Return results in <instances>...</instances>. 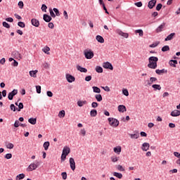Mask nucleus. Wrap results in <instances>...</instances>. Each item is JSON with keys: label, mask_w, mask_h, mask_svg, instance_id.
<instances>
[{"label": "nucleus", "mask_w": 180, "mask_h": 180, "mask_svg": "<svg viewBox=\"0 0 180 180\" xmlns=\"http://www.w3.org/2000/svg\"><path fill=\"white\" fill-rule=\"evenodd\" d=\"M149 63L148 64V68L152 70H155L157 68V63L158 62V58L155 56H151L148 58Z\"/></svg>", "instance_id": "obj_1"}, {"label": "nucleus", "mask_w": 180, "mask_h": 180, "mask_svg": "<svg viewBox=\"0 0 180 180\" xmlns=\"http://www.w3.org/2000/svg\"><path fill=\"white\" fill-rule=\"evenodd\" d=\"M110 126L112 127H117L119 126V120L113 117H109L108 119Z\"/></svg>", "instance_id": "obj_2"}, {"label": "nucleus", "mask_w": 180, "mask_h": 180, "mask_svg": "<svg viewBox=\"0 0 180 180\" xmlns=\"http://www.w3.org/2000/svg\"><path fill=\"white\" fill-rule=\"evenodd\" d=\"M84 57L87 60H91V58H93L94 57V51L91 49H85L84 51Z\"/></svg>", "instance_id": "obj_3"}, {"label": "nucleus", "mask_w": 180, "mask_h": 180, "mask_svg": "<svg viewBox=\"0 0 180 180\" xmlns=\"http://www.w3.org/2000/svg\"><path fill=\"white\" fill-rule=\"evenodd\" d=\"M38 167H39V162H37V163H31L27 168V171L28 172L34 171V169H36Z\"/></svg>", "instance_id": "obj_4"}, {"label": "nucleus", "mask_w": 180, "mask_h": 180, "mask_svg": "<svg viewBox=\"0 0 180 180\" xmlns=\"http://www.w3.org/2000/svg\"><path fill=\"white\" fill-rule=\"evenodd\" d=\"M12 56L15 58L16 60H21L22 59V55L19 53V51H14L12 52Z\"/></svg>", "instance_id": "obj_5"}, {"label": "nucleus", "mask_w": 180, "mask_h": 180, "mask_svg": "<svg viewBox=\"0 0 180 180\" xmlns=\"http://www.w3.org/2000/svg\"><path fill=\"white\" fill-rule=\"evenodd\" d=\"M15 95H18V90H16V89L13 90L11 92H10L8 94V98L9 101H12V99H13V97L15 96Z\"/></svg>", "instance_id": "obj_6"}, {"label": "nucleus", "mask_w": 180, "mask_h": 180, "mask_svg": "<svg viewBox=\"0 0 180 180\" xmlns=\"http://www.w3.org/2000/svg\"><path fill=\"white\" fill-rule=\"evenodd\" d=\"M69 162H70V165L72 171H75V160H74V158H70Z\"/></svg>", "instance_id": "obj_7"}, {"label": "nucleus", "mask_w": 180, "mask_h": 180, "mask_svg": "<svg viewBox=\"0 0 180 180\" xmlns=\"http://www.w3.org/2000/svg\"><path fill=\"white\" fill-rule=\"evenodd\" d=\"M31 23L32 25L34 26L35 27H39V26H40V22L36 18H32L31 20Z\"/></svg>", "instance_id": "obj_8"}, {"label": "nucleus", "mask_w": 180, "mask_h": 180, "mask_svg": "<svg viewBox=\"0 0 180 180\" xmlns=\"http://www.w3.org/2000/svg\"><path fill=\"white\" fill-rule=\"evenodd\" d=\"M103 68H107L108 70H113V66L109 62L104 63L103 65Z\"/></svg>", "instance_id": "obj_9"}, {"label": "nucleus", "mask_w": 180, "mask_h": 180, "mask_svg": "<svg viewBox=\"0 0 180 180\" xmlns=\"http://www.w3.org/2000/svg\"><path fill=\"white\" fill-rule=\"evenodd\" d=\"M149 149L150 143L145 142L142 144L141 150H143V151H148Z\"/></svg>", "instance_id": "obj_10"}, {"label": "nucleus", "mask_w": 180, "mask_h": 180, "mask_svg": "<svg viewBox=\"0 0 180 180\" xmlns=\"http://www.w3.org/2000/svg\"><path fill=\"white\" fill-rule=\"evenodd\" d=\"M155 4H157V0H151L148 2V8L149 9H153L155 6Z\"/></svg>", "instance_id": "obj_11"}, {"label": "nucleus", "mask_w": 180, "mask_h": 180, "mask_svg": "<svg viewBox=\"0 0 180 180\" xmlns=\"http://www.w3.org/2000/svg\"><path fill=\"white\" fill-rule=\"evenodd\" d=\"M71 153V149L68 146H65L63 150L62 154H65V155H68Z\"/></svg>", "instance_id": "obj_12"}, {"label": "nucleus", "mask_w": 180, "mask_h": 180, "mask_svg": "<svg viewBox=\"0 0 180 180\" xmlns=\"http://www.w3.org/2000/svg\"><path fill=\"white\" fill-rule=\"evenodd\" d=\"M66 79L68 82H74V81H75V77L71 75H66Z\"/></svg>", "instance_id": "obj_13"}, {"label": "nucleus", "mask_w": 180, "mask_h": 180, "mask_svg": "<svg viewBox=\"0 0 180 180\" xmlns=\"http://www.w3.org/2000/svg\"><path fill=\"white\" fill-rule=\"evenodd\" d=\"M171 116L173 117H176L177 116H180V110H174L171 112Z\"/></svg>", "instance_id": "obj_14"}, {"label": "nucleus", "mask_w": 180, "mask_h": 180, "mask_svg": "<svg viewBox=\"0 0 180 180\" xmlns=\"http://www.w3.org/2000/svg\"><path fill=\"white\" fill-rule=\"evenodd\" d=\"M77 71H80V72H88V70H86V68H82L79 65H77Z\"/></svg>", "instance_id": "obj_15"}, {"label": "nucleus", "mask_w": 180, "mask_h": 180, "mask_svg": "<svg viewBox=\"0 0 180 180\" xmlns=\"http://www.w3.org/2000/svg\"><path fill=\"white\" fill-rule=\"evenodd\" d=\"M156 74H158V75H161V74H167V72H168L167 70H165V69H162V70H155Z\"/></svg>", "instance_id": "obj_16"}, {"label": "nucleus", "mask_w": 180, "mask_h": 180, "mask_svg": "<svg viewBox=\"0 0 180 180\" xmlns=\"http://www.w3.org/2000/svg\"><path fill=\"white\" fill-rule=\"evenodd\" d=\"M175 36V33H171L169 34L165 39V41H168L169 40H172L174 39V37Z\"/></svg>", "instance_id": "obj_17"}, {"label": "nucleus", "mask_w": 180, "mask_h": 180, "mask_svg": "<svg viewBox=\"0 0 180 180\" xmlns=\"http://www.w3.org/2000/svg\"><path fill=\"white\" fill-rule=\"evenodd\" d=\"M96 39L97 40V41H98V43H105V39L101 35H97L96 37Z\"/></svg>", "instance_id": "obj_18"}, {"label": "nucleus", "mask_w": 180, "mask_h": 180, "mask_svg": "<svg viewBox=\"0 0 180 180\" xmlns=\"http://www.w3.org/2000/svg\"><path fill=\"white\" fill-rule=\"evenodd\" d=\"M114 153H115L116 154H120V153H122V147L121 146H117L115 148H114Z\"/></svg>", "instance_id": "obj_19"}, {"label": "nucleus", "mask_w": 180, "mask_h": 180, "mask_svg": "<svg viewBox=\"0 0 180 180\" xmlns=\"http://www.w3.org/2000/svg\"><path fill=\"white\" fill-rule=\"evenodd\" d=\"M169 64L171 67H176V64H178V61L176 60H171L169 62Z\"/></svg>", "instance_id": "obj_20"}, {"label": "nucleus", "mask_w": 180, "mask_h": 180, "mask_svg": "<svg viewBox=\"0 0 180 180\" xmlns=\"http://www.w3.org/2000/svg\"><path fill=\"white\" fill-rule=\"evenodd\" d=\"M118 111L121 112L122 113L126 112V106L123 105H120L118 106Z\"/></svg>", "instance_id": "obj_21"}, {"label": "nucleus", "mask_w": 180, "mask_h": 180, "mask_svg": "<svg viewBox=\"0 0 180 180\" xmlns=\"http://www.w3.org/2000/svg\"><path fill=\"white\" fill-rule=\"evenodd\" d=\"M164 27H165V23L163 22L156 29L157 33H160L162 30V29H164Z\"/></svg>", "instance_id": "obj_22"}, {"label": "nucleus", "mask_w": 180, "mask_h": 180, "mask_svg": "<svg viewBox=\"0 0 180 180\" xmlns=\"http://www.w3.org/2000/svg\"><path fill=\"white\" fill-rule=\"evenodd\" d=\"M44 20L47 22H51V17L47 14H44Z\"/></svg>", "instance_id": "obj_23"}, {"label": "nucleus", "mask_w": 180, "mask_h": 180, "mask_svg": "<svg viewBox=\"0 0 180 180\" xmlns=\"http://www.w3.org/2000/svg\"><path fill=\"white\" fill-rule=\"evenodd\" d=\"M129 136L131 139H139L140 137V134L136 132V134H130Z\"/></svg>", "instance_id": "obj_24"}, {"label": "nucleus", "mask_w": 180, "mask_h": 180, "mask_svg": "<svg viewBox=\"0 0 180 180\" xmlns=\"http://www.w3.org/2000/svg\"><path fill=\"white\" fill-rule=\"evenodd\" d=\"M38 71L37 70H31L30 71V77H33L34 78H36L37 74Z\"/></svg>", "instance_id": "obj_25"}, {"label": "nucleus", "mask_w": 180, "mask_h": 180, "mask_svg": "<svg viewBox=\"0 0 180 180\" xmlns=\"http://www.w3.org/2000/svg\"><path fill=\"white\" fill-rule=\"evenodd\" d=\"M42 51H44V53H45V54H50V47H49L48 46H46L43 49Z\"/></svg>", "instance_id": "obj_26"}, {"label": "nucleus", "mask_w": 180, "mask_h": 180, "mask_svg": "<svg viewBox=\"0 0 180 180\" xmlns=\"http://www.w3.org/2000/svg\"><path fill=\"white\" fill-rule=\"evenodd\" d=\"M152 88L154 89V91H161V86L160 84H153Z\"/></svg>", "instance_id": "obj_27"}, {"label": "nucleus", "mask_w": 180, "mask_h": 180, "mask_svg": "<svg viewBox=\"0 0 180 180\" xmlns=\"http://www.w3.org/2000/svg\"><path fill=\"white\" fill-rule=\"evenodd\" d=\"M113 176H116L119 179H122L123 178V174H122L121 173H117L116 172L113 173Z\"/></svg>", "instance_id": "obj_28"}, {"label": "nucleus", "mask_w": 180, "mask_h": 180, "mask_svg": "<svg viewBox=\"0 0 180 180\" xmlns=\"http://www.w3.org/2000/svg\"><path fill=\"white\" fill-rule=\"evenodd\" d=\"M98 115V111L96 110H91L90 112V115L91 117H95Z\"/></svg>", "instance_id": "obj_29"}, {"label": "nucleus", "mask_w": 180, "mask_h": 180, "mask_svg": "<svg viewBox=\"0 0 180 180\" xmlns=\"http://www.w3.org/2000/svg\"><path fill=\"white\" fill-rule=\"evenodd\" d=\"M95 98H96L97 102H102V99H103L102 95H101V94H96L95 95Z\"/></svg>", "instance_id": "obj_30"}, {"label": "nucleus", "mask_w": 180, "mask_h": 180, "mask_svg": "<svg viewBox=\"0 0 180 180\" xmlns=\"http://www.w3.org/2000/svg\"><path fill=\"white\" fill-rule=\"evenodd\" d=\"M86 103H87L86 101H77V105H78V106H79L80 108H82V106H83L84 105H86Z\"/></svg>", "instance_id": "obj_31"}, {"label": "nucleus", "mask_w": 180, "mask_h": 180, "mask_svg": "<svg viewBox=\"0 0 180 180\" xmlns=\"http://www.w3.org/2000/svg\"><path fill=\"white\" fill-rule=\"evenodd\" d=\"M93 91L94 92H95V94H101V89H99V87L98 86H93Z\"/></svg>", "instance_id": "obj_32"}, {"label": "nucleus", "mask_w": 180, "mask_h": 180, "mask_svg": "<svg viewBox=\"0 0 180 180\" xmlns=\"http://www.w3.org/2000/svg\"><path fill=\"white\" fill-rule=\"evenodd\" d=\"M25 179V174H20L16 176L15 179L16 180H21Z\"/></svg>", "instance_id": "obj_33"}, {"label": "nucleus", "mask_w": 180, "mask_h": 180, "mask_svg": "<svg viewBox=\"0 0 180 180\" xmlns=\"http://www.w3.org/2000/svg\"><path fill=\"white\" fill-rule=\"evenodd\" d=\"M29 123L31 124H36V122H37V120L36 118H30L28 120Z\"/></svg>", "instance_id": "obj_34"}, {"label": "nucleus", "mask_w": 180, "mask_h": 180, "mask_svg": "<svg viewBox=\"0 0 180 180\" xmlns=\"http://www.w3.org/2000/svg\"><path fill=\"white\" fill-rule=\"evenodd\" d=\"M49 147H50V142L46 141V142L44 143V150H46V151H47V150H49Z\"/></svg>", "instance_id": "obj_35"}, {"label": "nucleus", "mask_w": 180, "mask_h": 180, "mask_svg": "<svg viewBox=\"0 0 180 180\" xmlns=\"http://www.w3.org/2000/svg\"><path fill=\"white\" fill-rule=\"evenodd\" d=\"M65 117V111L64 110H61L58 113V117Z\"/></svg>", "instance_id": "obj_36"}, {"label": "nucleus", "mask_w": 180, "mask_h": 180, "mask_svg": "<svg viewBox=\"0 0 180 180\" xmlns=\"http://www.w3.org/2000/svg\"><path fill=\"white\" fill-rule=\"evenodd\" d=\"M156 81H157L156 77H150V82H148V85H151V84H153V82H155Z\"/></svg>", "instance_id": "obj_37"}, {"label": "nucleus", "mask_w": 180, "mask_h": 180, "mask_svg": "<svg viewBox=\"0 0 180 180\" xmlns=\"http://www.w3.org/2000/svg\"><path fill=\"white\" fill-rule=\"evenodd\" d=\"M96 72H98V73L103 72V68H102V67L101 66H97L96 68Z\"/></svg>", "instance_id": "obj_38"}, {"label": "nucleus", "mask_w": 180, "mask_h": 180, "mask_svg": "<svg viewBox=\"0 0 180 180\" xmlns=\"http://www.w3.org/2000/svg\"><path fill=\"white\" fill-rule=\"evenodd\" d=\"M118 171H120V172H124L125 169H124V167H123L122 165H118L117 167H116Z\"/></svg>", "instance_id": "obj_39"}, {"label": "nucleus", "mask_w": 180, "mask_h": 180, "mask_svg": "<svg viewBox=\"0 0 180 180\" xmlns=\"http://www.w3.org/2000/svg\"><path fill=\"white\" fill-rule=\"evenodd\" d=\"M162 51H169V46L168 45H166L162 48Z\"/></svg>", "instance_id": "obj_40"}, {"label": "nucleus", "mask_w": 180, "mask_h": 180, "mask_svg": "<svg viewBox=\"0 0 180 180\" xmlns=\"http://www.w3.org/2000/svg\"><path fill=\"white\" fill-rule=\"evenodd\" d=\"M14 146H13V143H8L6 144V148L11 150L12 148H13Z\"/></svg>", "instance_id": "obj_41"}, {"label": "nucleus", "mask_w": 180, "mask_h": 180, "mask_svg": "<svg viewBox=\"0 0 180 180\" xmlns=\"http://www.w3.org/2000/svg\"><path fill=\"white\" fill-rule=\"evenodd\" d=\"M23 109V103H20L18 105V109L17 108L18 112H20V110Z\"/></svg>", "instance_id": "obj_42"}, {"label": "nucleus", "mask_w": 180, "mask_h": 180, "mask_svg": "<svg viewBox=\"0 0 180 180\" xmlns=\"http://www.w3.org/2000/svg\"><path fill=\"white\" fill-rule=\"evenodd\" d=\"M37 93L41 94V86H36Z\"/></svg>", "instance_id": "obj_43"}, {"label": "nucleus", "mask_w": 180, "mask_h": 180, "mask_svg": "<svg viewBox=\"0 0 180 180\" xmlns=\"http://www.w3.org/2000/svg\"><path fill=\"white\" fill-rule=\"evenodd\" d=\"M135 33H139V36H141V37H142L143 34L142 30H136L135 31Z\"/></svg>", "instance_id": "obj_44"}, {"label": "nucleus", "mask_w": 180, "mask_h": 180, "mask_svg": "<svg viewBox=\"0 0 180 180\" xmlns=\"http://www.w3.org/2000/svg\"><path fill=\"white\" fill-rule=\"evenodd\" d=\"M158 44H160V41L155 42V43L150 44V47H151V48L157 47V46H158Z\"/></svg>", "instance_id": "obj_45"}, {"label": "nucleus", "mask_w": 180, "mask_h": 180, "mask_svg": "<svg viewBox=\"0 0 180 180\" xmlns=\"http://www.w3.org/2000/svg\"><path fill=\"white\" fill-rule=\"evenodd\" d=\"M3 26L4 27H6V29H9L11 27V25H9L6 22H3Z\"/></svg>", "instance_id": "obj_46"}, {"label": "nucleus", "mask_w": 180, "mask_h": 180, "mask_svg": "<svg viewBox=\"0 0 180 180\" xmlns=\"http://www.w3.org/2000/svg\"><path fill=\"white\" fill-rule=\"evenodd\" d=\"M50 15L52 18H56V14L54 13V11H53V9H49Z\"/></svg>", "instance_id": "obj_47"}, {"label": "nucleus", "mask_w": 180, "mask_h": 180, "mask_svg": "<svg viewBox=\"0 0 180 180\" xmlns=\"http://www.w3.org/2000/svg\"><path fill=\"white\" fill-rule=\"evenodd\" d=\"M111 160L112 161V162H117V161H119V158H117V157H112L111 158Z\"/></svg>", "instance_id": "obj_48"}, {"label": "nucleus", "mask_w": 180, "mask_h": 180, "mask_svg": "<svg viewBox=\"0 0 180 180\" xmlns=\"http://www.w3.org/2000/svg\"><path fill=\"white\" fill-rule=\"evenodd\" d=\"M18 25L20 27H25L26 25H25V22H18Z\"/></svg>", "instance_id": "obj_49"}, {"label": "nucleus", "mask_w": 180, "mask_h": 180, "mask_svg": "<svg viewBox=\"0 0 180 180\" xmlns=\"http://www.w3.org/2000/svg\"><path fill=\"white\" fill-rule=\"evenodd\" d=\"M53 11L55 12L56 16H60V11H58V9L54 8Z\"/></svg>", "instance_id": "obj_50"}, {"label": "nucleus", "mask_w": 180, "mask_h": 180, "mask_svg": "<svg viewBox=\"0 0 180 180\" xmlns=\"http://www.w3.org/2000/svg\"><path fill=\"white\" fill-rule=\"evenodd\" d=\"M162 8V4H158L156 6V11H161V8Z\"/></svg>", "instance_id": "obj_51"}, {"label": "nucleus", "mask_w": 180, "mask_h": 180, "mask_svg": "<svg viewBox=\"0 0 180 180\" xmlns=\"http://www.w3.org/2000/svg\"><path fill=\"white\" fill-rule=\"evenodd\" d=\"M5 158H6V160H11V158H12V154L11 153H7L5 155Z\"/></svg>", "instance_id": "obj_52"}, {"label": "nucleus", "mask_w": 180, "mask_h": 180, "mask_svg": "<svg viewBox=\"0 0 180 180\" xmlns=\"http://www.w3.org/2000/svg\"><path fill=\"white\" fill-rule=\"evenodd\" d=\"M122 94H123L125 96H129V91H127V89H124V90H122Z\"/></svg>", "instance_id": "obj_53"}, {"label": "nucleus", "mask_w": 180, "mask_h": 180, "mask_svg": "<svg viewBox=\"0 0 180 180\" xmlns=\"http://www.w3.org/2000/svg\"><path fill=\"white\" fill-rule=\"evenodd\" d=\"M65 158H67V155L62 153L61 158H60L61 161H65Z\"/></svg>", "instance_id": "obj_54"}, {"label": "nucleus", "mask_w": 180, "mask_h": 180, "mask_svg": "<svg viewBox=\"0 0 180 180\" xmlns=\"http://www.w3.org/2000/svg\"><path fill=\"white\" fill-rule=\"evenodd\" d=\"M43 67H44V68H46L47 70L48 68H50V64H49L47 63H44L43 64Z\"/></svg>", "instance_id": "obj_55"}, {"label": "nucleus", "mask_w": 180, "mask_h": 180, "mask_svg": "<svg viewBox=\"0 0 180 180\" xmlns=\"http://www.w3.org/2000/svg\"><path fill=\"white\" fill-rule=\"evenodd\" d=\"M18 6L20 9H23V6H24L23 1H19Z\"/></svg>", "instance_id": "obj_56"}, {"label": "nucleus", "mask_w": 180, "mask_h": 180, "mask_svg": "<svg viewBox=\"0 0 180 180\" xmlns=\"http://www.w3.org/2000/svg\"><path fill=\"white\" fill-rule=\"evenodd\" d=\"M61 176L63 179H67V172H62Z\"/></svg>", "instance_id": "obj_57"}, {"label": "nucleus", "mask_w": 180, "mask_h": 180, "mask_svg": "<svg viewBox=\"0 0 180 180\" xmlns=\"http://www.w3.org/2000/svg\"><path fill=\"white\" fill-rule=\"evenodd\" d=\"M116 33H117V34H119L120 36H122L124 32L121 30L118 29L116 30Z\"/></svg>", "instance_id": "obj_58"}, {"label": "nucleus", "mask_w": 180, "mask_h": 180, "mask_svg": "<svg viewBox=\"0 0 180 180\" xmlns=\"http://www.w3.org/2000/svg\"><path fill=\"white\" fill-rule=\"evenodd\" d=\"M116 33H117V34H119L120 36H122L124 32L121 30L118 29L116 30Z\"/></svg>", "instance_id": "obj_59"}, {"label": "nucleus", "mask_w": 180, "mask_h": 180, "mask_svg": "<svg viewBox=\"0 0 180 180\" xmlns=\"http://www.w3.org/2000/svg\"><path fill=\"white\" fill-rule=\"evenodd\" d=\"M41 11H43V12H46V10L47 9V6H46L45 4H43L41 6Z\"/></svg>", "instance_id": "obj_60"}, {"label": "nucleus", "mask_w": 180, "mask_h": 180, "mask_svg": "<svg viewBox=\"0 0 180 180\" xmlns=\"http://www.w3.org/2000/svg\"><path fill=\"white\" fill-rule=\"evenodd\" d=\"M80 134L83 136H85L86 134V131H85V129H81Z\"/></svg>", "instance_id": "obj_61"}, {"label": "nucleus", "mask_w": 180, "mask_h": 180, "mask_svg": "<svg viewBox=\"0 0 180 180\" xmlns=\"http://www.w3.org/2000/svg\"><path fill=\"white\" fill-rule=\"evenodd\" d=\"M91 108H98V103L96 102H93L91 103Z\"/></svg>", "instance_id": "obj_62"}, {"label": "nucleus", "mask_w": 180, "mask_h": 180, "mask_svg": "<svg viewBox=\"0 0 180 180\" xmlns=\"http://www.w3.org/2000/svg\"><path fill=\"white\" fill-rule=\"evenodd\" d=\"M174 155L175 157H177V158H179V160H180V153H178V152H174Z\"/></svg>", "instance_id": "obj_63"}, {"label": "nucleus", "mask_w": 180, "mask_h": 180, "mask_svg": "<svg viewBox=\"0 0 180 180\" xmlns=\"http://www.w3.org/2000/svg\"><path fill=\"white\" fill-rule=\"evenodd\" d=\"M19 126H20V124H19V120H15L14 123V127H18Z\"/></svg>", "instance_id": "obj_64"}]
</instances>
